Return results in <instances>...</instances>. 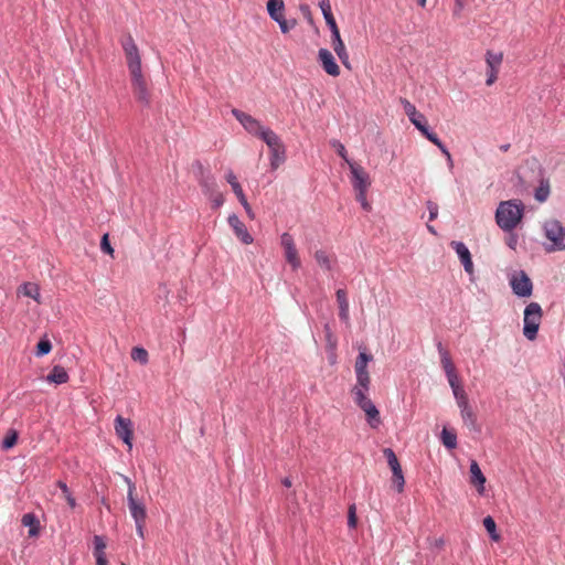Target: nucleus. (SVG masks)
<instances>
[{
    "label": "nucleus",
    "mask_w": 565,
    "mask_h": 565,
    "mask_svg": "<svg viewBox=\"0 0 565 565\" xmlns=\"http://www.w3.org/2000/svg\"><path fill=\"white\" fill-rule=\"evenodd\" d=\"M524 205L519 200H508L499 203L495 211L498 226L505 231H513L522 221Z\"/></svg>",
    "instance_id": "f257e3e1"
},
{
    "label": "nucleus",
    "mask_w": 565,
    "mask_h": 565,
    "mask_svg": "<svg viewBox=\"0 0 565 565\" xmlns=\"http://www.w3.org/2000/svg\"><path fill=\"white\" fill-rule=\"evenodd\" d=\"M369 390L370 384H365V386H363L356 383L351 392L355 404L365 413L367 423L371 427L376 428L381 423L380 412L367 397Z\"/></svg>",
    "instance_id": "f03ea898"
},
{
    "label": "nucleus",
    "mask_w": 565,
    "mask_h": 565,
    "mask_svg": "<svg viewBox=\"0 0 565 565\" xmlns=\"http://www.w3.org/2000/svg\"><path fill=\"white\" fill-rule=\"evenodd\" d=\"M542 317V308L537 302H530L525 307L523 334L527 340L533 341L536 339Z\"/></svg>",
    "instance_id": "7ed1b4c3"
},
{
    "label": "nucleus",
    "mask_w": 565,
    "mask_h": 565,
    "mask_svg": "<svg viewBox=\"0 0 565 565\" xmlns=\"http://www.w3.org/2000/svg\"><path fill=\"white\" fill-rule=\"evenodd\" d=\"M323 18L326 20L327 25L330 28V31H331V39H332L331 45H332L333 51L340 58L341 63L347 68H351L349 53L347 51L344 42L341 39L340 30L338 28V24L335 22L333 14H332V11L326 12L323 14Z\"/></svg>",
    "instance_id": "20e7f679"
},
{
    "label": "nucleus",
    "mask_w": 565,
    "mask_h": 565,
    "mask_svg": "<svg viewBox=\"0 0 565 565\" xmlns=\"http://www.w3.org/2000/svg\"><path fill=\"white\" fill-rule=\"evenodd\" d=\"M120 44L125 53L129 74L142 72L140 52L132 35L130 33L124 34L120 38Z\"/></svg>",
    "instance_id": "39448f33"
},
{
    "label": "nucleus",
    "mask_w": 565,
    "mask_h": 565,
    "mask_svg": "<svg viewBox=\"0 0 565 565\" xmlns=\"http://www.w3.org/2000/svg\"><path fill=\"white\" fill-rule=\"evenodd\" d=\"M267 11L269 17L279 24L282 33H288L297 24L296 19H285V3L284 0H268Z\"/></svg>",
    "instance_id": "423d86ee"
},
{
    "label": "nucleus",
    "mask_w": 565,
    "mask_h": 565,
    "mask_svg": "<svg viewBox=\"0 0 565 565\" xmlns=\"http://www.w3.org/2000/svg\"><path fill=\"white\" fill-rule=\"evenodd\" d=\"M125 481L128 484L127 501H128L129 512H130L132 519L135 520V522H146V519H147L146 507L137 498L135 483L128 477H125Z\"/></svg>",
    "instance_id": "0eeeda50"
},
{
    "label": "nucleus",
    "mask_w": 565,
    "mask_h": 565,
    "mask_svg": "<svg viewBox=\"0 0 565 565\" xmlns=\"http://www.w3.org/2000/svg\"><path fill=\"white\" fill-rule=\"evenodd\" d=\"M545 236L552 242V250L565 249V227L557 220H550L544 224Z\"/></svg>",
    "instance_id": "6e6552de"
},
{
    "label": "nucleus",
    "mask_w": 565,
    "mask_h": 565,
    "mask_svg": "<svg viewBox=\"0 0 565 565\" xmlns=\"http://www.w3.org/2000/svg\"><path fill=\"white\" fill-rule=\"evenodd\" d=\"M401 104L403 105L404 111L409 118L411 122L429 140V136H436L435 132L429 131L427 120L423 114H420L415 105L409 100L402 98Z\"/></svg>",
    "instance_id": "1a4fd4ad"
},
{
    "label": "nucleus",
    "mask_w": 565,
    "mask_h": 565,
    "mask_svg": "<svg viewBox=\"0 0 565 565\" xmlns=\"http://www.w3.org/2000/svg\"><path fill=\"white\" fill-rule=\"evenodd\" d=\"M132 92L136 99L145 106L150 105V92L142 72L130 74Z\"/></svg>",
    "instance_id": "9d476101"
},
{
    "label": "nucleus",
    "mask_w": 565,
    "mask_h": 565,
    "mask_svg": "<svg viewBox=\"0 0 565 565\" xmlns=\"http://www.w3.org/2000/svg\"><path fill=\"white\" fill-rule=\"evenodd\" d=\"M373 360V355L367 353L365 350L361 351L355 360L354 371L356 375V383L365 386L371 384L370 373L367 371V364Z\"/></svg>",
    "instance_id": "9b49d317"
},
{
    "label": "nucleus",
    "mask_w": 565,
    "mask_h": 565,
    "mask_svg": "<svg viewBox=\"0 0 565 565\" xmlns=\"http://www.w3.org/2000/svg\"><path fill=\"white\" fill-rule=\"evenodd\" d=\"M510 285L513 292L519 297H530L532 295V281L523 270L515 273L511 277Z\"/></svg>",
    "instance_id": "f8f14e48"
},
{
    "label": "nucleus",
    "mask_w": 565,
    "mask_h": 565,
    "mask_svg": "<svg viewBox=\"0 0 565 565\" xmlns=\"http://www.w3.org/2000/svg\"><path fill=\"white\" fill-rule=\"evenodd\" d=\"M280 243L284 248L287 263L294 270H297L301 266V262L292 236L289 233H284L280 237Z\"/></svg>",
    "instance_id": "ddd939ff"
},
{
    "label": "nucleus",
    "mask_w": 565,
    "mask_h": 565,
    "mask_svg": "<svg viewBox=\"0 0 565 565\" xmlns=\"http://www.w3.org/2000/svg\"><path fill=\"white\" fill-rule=\"evenodd\" d=\"M233 116L249 134L259 137L266 129L259 120L238 109L232 110Z\"/></svg>",
    "instance_id": "4468645a"
},
{
    "label": "nucleus",
    "mask_w": 565,
    "mask_h": 565,
    "mask_svg": "<svg viewBox=\"0 0 565 565\" xmlns=\"http://www.w3.org/2000/svg\"><path fill=\"white\" fill-rule=\"evenodd\" d=\"M115 431L116 435L128 446V449L131 450L134 438L131 420L118 415L115 418Z\"/></svg>",
    "instance_id": "2eb2a0df"
},
{
    "label": "nucleus",
    "mask_w": 565,
    "mask_h": 565,
    "mask_svg": "<svg viewBox=\"0 0 565 565\" xmlns=\"http://www.w3.org/2000/svg\"><path fill=\"white\" fill-rule=\"evenodd\" d=\"M349 168L351 170V182L355 191L367 190L371 185L370 175L364 170L363 167L356 164L355 162H349Z\"/></svg>",
    "instance_id": "dca6fc26"
},
{
    "label": "nucleus",
    "mask_w": 565,
    "mask_h": 565,
    "mask_svg": "<svg viewBox=\"0 0 565 565\" xmlns=\"http://www.w3.org/2000/svg\"><path fill=\"white\" fill-rule=\"evenodd\" d=\"M318 61L328 75L332 77H338L340 75V67L337 64L333 54L328 49H320L318 51Z\"/></svg>",
    "instance_id": "f3484780"
},
{
    "label": "nucleus",
    "mask_w": 565,
    "mask_h": 565,
    "mask_svg": "<svg viewBox=\"0 0 565 565\" xmlns=\"http://www.w3.org/2000/svg\"><path fill=\"white\" fill-rule=\"evenodd\" d=\"M450 246L456 250L463 268L470 276L473 275V263L468 247L462 242L452 241Z\"/></svg>",
    "instance_id": "a211bd4d"
},
{
    "label": "nucleus",
    "mask_w": 565,
    "mask_h": 565,
    "mask_svg": "<svg viewBox=\"0 0 565 565\" xmlns=\"http://www.w3.org/2000/svg\"><path fill=\"white\" fill-rule=\"evenodd\" d=\"M228 224L233 228L237 238H239L244 244L248 245L253 243V237L248 233L245 224L235 214L228 216Z\"/></svg>",
    "instance_id": "6ab92c4d"
},
{
    "label": "nucleus",
    "mask_w": 565,
    "mask_h": 565,
    "mask_svg": "<svg viewBox=\"0 0 565 565\" xmlns=\"http://www.w3.org/2000/svg\"><path fill=\"white\" fill-rule=\"evenodd\" d=\"M19 295L34 299L38 303H41L40 287L34 282H24L18 289Z\"/></svg>",
    "instance_id": "aec40b11"
},
{
    "label": "nucleus",
    "mask_w": 565,
    "mask_h": 565,
    "mask_svg": "<svg viewBox=\"0 0 565 565\" xmlns=\"http://www.w3.org/2000/svg\"><path fill=\"white\" fill-rule=\"evenodd\" d=\"M21 523L29 527V536L34 537L40 533V522L34 513H26L22 516Z\"/></svg>",
    "instance_id": "412c9836"
},
{
    "label": "nucleus",
    "mask_w": 565,
    "mask_h": 565,
    "mask_svg": "<svg viewBox=\"0 0 565 565\" xmlns=\"http://www.w3.org/2000/svg\"><path fill=\"white\" fill-rule=\"evenodd\" d=\"M470 473H471V483L479 486L478 491H479V493H482L484 490L486 477L483 476L477 461L471 462Z\"/></svg>",
    "instance_id": "4be33fe9"
},
{
    "label": "nucleus",
    "mask_w": 565,
    "mask_h": 565,
    "mask_svg": "<svg viewBox=\"0 0 565 565\" xmlns=\"http://www.w3.org/2000/svg\"><path fill=\"white\" fill-rule=\"evenodd\" d=\"M47 381L55 384H64L68 381V374L63 366L55 365L47 375Z\"/></svg>",
    "instance_id": "5701e85b"
},
{
    "label": "nucleus",
    "mask_w": 565,
    "mask_h": 565,
    "mask_svg": "<svg viewBox=\"0 0 565 565\" xmlns=\"http://www.w3.org/2000/svg\"><path fill=\"white\" fill-rule=\"evenodd\" d=\"M551 193V184L547 179H541L539 186L535 189L534 198L537 202H545Z\"/></svg>",
    "instance_id": "b1692460"
},
{
    "label": "nucleus",
    "mask_w": 565,
    "mask_h": 565,
    "mask_svg": "<svg viewBox=\"0 0 565 565\" xmlns=\"http://www.w3.org/2000/svg\"><path fill=\"white\" fill-rule=\"evenodd\" d=\"M438 351L440 354V363L446 374L456 372V367L452 363L451 356L447 350H445L441 343H438Z\"/></svg>",
    "instance_id": "393cba45"
},
{
    "label": "nucleus",
    "mask_w": 565,
    "mask_h": 565,
    "mask_svg": "<svg viewBox=\"0 0 565 565\" xmlns=\"http://www.w3.org/2000/svg\"><path fill=\"white\" fill-rule=\"evenodd\" d=\"M270 153H271L270 167L273 170H276L286 160V154H285L286 151H285L284 145H281L277 148L270 149Z\"/></svg>",
    "instance_id": "a878e982"
},
{
    "label": "nucleus",
    "mask_w": 565,
    "mask_h": 565,
    "mask_svg": "<svg viewBox=\"0 0 565 565\" xmlns=\"http://www.w3.org/2000/svg\"><path fill=\"white\" fill-rule=\"evenodd\" d=\"M259 138L266 142L269 149H274L282 145L280 138L269 128H266Z\"/></svg>",
    "instance_id": "bb28decb"
},
{
    "label": "nucleus",
    "mask_w": 565,
    "mask_h": 565,
    "mask_svg": "<svg viewBox=\"0 0 565 565\" xmlns=\"http://www.w3.org/2000/svg\"><path fill=\"white\" fill-rule=\"evenodd\" d=\"M502 61H503V53L502 52L495 53V52H492V51H487V53H486V63H487L488 68L500 70Z\"/></svg>",
    "instance_id": "cd10ccee"
},
{
    "label": "nucleus",
    "mask_w": 565,
    "mask_h": 565,
    "mask_svg": "<svg viewBox=\"0 0 565 565\" xmlns=\"http://www.w3.org/2000/svg\"><path fill=\"white\" fill-rule=\"evenodd\" d=\"M463 423L471 429L478 430L477 415L472 407H468L460 411Z\"/></svg>",
    "instance_id": "c85d7f7f"
},
{
    "label": "nucleus",
    "mask_w": 565,
    "mask_h": 565,
    "mask_svg": "<svg viewBox=\"0 0 565 565\" xmlns=\"http://www.w3.org/2000/svg\"><path fill=\"white\" fill-rule=\"evenodd\" d=\"M200 185L203 190V193L207 196L210 194H213L217 190L216 182H215L214 178L211 175L203 177L200 180Z\"/></svg>",
    "instance_id": "c756f323"
},
{
    "label": "nucleus",
    "mask_w": 565,
    "mask_h": 565,
    "mask_svg": "<svg viewBox=\"0 0 565 565\" xmlns=\"http://www.w3.org/2000/svg\"><path fill=\"white\" fill-rule=\"evenodd\" d=\"M443 445L448 449H455L457 447V436L454 431L444 428L441 431Z\"/></svg>",
    "instance_id": "7c9ffc66"
},
{
    "label": "nucleus",
    "mask_w": 565,
    "mask_h": 565,
    "mask_svg": "<svg viewBox=\"0 0 565 565\" xmlns=\"http://www.w3.org/2000/svg\"><path fill=\"white\" fill-rule=\"evenodd\" d=\"M429 141L433 142L435 146H437L439 148V150L441 151V153L446 157V160H447V163H448V167L450 169H452L454 167V161H452V158H451V154L450 152L448 151V149L446 148V146L441 142V140L438 138V136H429Z\"/></svg>",
    "instance_id": "2f4dec72"
},
{
    "label": "nucleus",
    "mask_w": 565,
    "mask_h": 565,
    "mask_svg": "<svg viewBox=\"0 0 565 565\" xmlns=\"http://www.w3.org/2000/svg\"><path fill=\"white\" fill-rule=\"evenodd\" d=\"M56 484L61 489L62 495L65 499V501L67 502V504L70 505V508L74 509L76 507V500L73 497L72 492L70 491L66 483L60 480V481H57Z\"/></svg>",
    "instance_id": "473e14b6"
},
{
    "label": "nucleus",
    "mask_w": 565,
    "mask_h": 565,
    "mask_svg": "<svg viewBox=\"0 0 565 565\" xmlns=\"http://www.w3.org/2000/svg\"><path fill=\"white\" fill-rule=\"evenodd\" d=\"M483 525L493 541L500 540V535L497 533V525L492 516H486L483 519Z\"/></svg>",
    "instance_id": "72a5a7b5"
},
{
    "label": "nucleus",
    "mask_w": 565,
    "mask_h": 565,
    "mask_svg": "<svg viewBox=\"0 0 565 565\" xmlns=\"http://www.w3.org/2000/svg\"><path fill=\"white\" fill-rule=\"evenodd\" d=\"M324 332H326V350L327 351L337 350L338 340L328 324L324 327Z\"/></svg>",
    "instance_id": "f704fd0d"
},
{
    "label": "nucleus",
    "mask_w": 565,
    "mask_h": 565,
    "mask_svg": "<svg viewBox=\"0 0 565 565\" xmlns=\"http://www.w3.org/2000/svg\"><path fill=\"white\" fill-rule=\"evenodd\" d=\"M131 359L134 361L140 362L141 364H147L149 355L147 350H145L143 348L136 347L131 350Z\"/></svg>",
    "instance_id": "c9c22d12"
},
{
    "label": "nucleus",
    "mask_w": 565,
    "mask_h": 565,
    "mask_svg": "<svg viewBox=\"0 0 565 565\" xmlns=\"http://www.w3.org/2000/svg\"><path fill=\"white\" fill-rule=\"evenodd\" d=\"M315 258L319 266H321L322 268H326L328 270L331 269L330 258L324 250H317L315 254Z\"/></svg>",
    "instance_id": "e433bc0d"
},
{
    "label": "nucleus",
    "mask_w": 565,
    "mask_h": 565,
    "mask_svg": "<svg viewBox=\"0 0 565 565\" xmlns=\"http://www.w3.org/2000/svg\"><path fill=\"white\" fill-rule=\"evenodd\" d=\"M18 440V433L14 429H10L2 441L3 449L12 448Z\"/></svg>",
    "instance_id": "4c0bfd02"
},
{
    "label": "nucleus",
    "mask_w": 565,
    "mask_h": 565,
    "mask_svg": "<svg viewBox=\"0 0 565 565\" xmlns=\"http://www.w3.org/2000/svg\"><path fill=\"white\" fill-rule=\"evenodd\" d=\"M52 350V344L49 339H41L36 345V355L43 356L50 353Z\"/></svg>",
    "instance_id": "58836bf2"
},
{
    "label": "nucleus",
    "mask_w": 565,
    "mask_h": 565,
    "mask_svg": "<svg viewBox=\"0 0 565 565\" xmlns=\"http://www.w3.org/2000/svg\"><path fill=\"white\" fill-rule=\"evenodd\" d=\"M383 454H384V457L386 458L387 463H388L391 469H393V467H398L399 466V461H398L395 452L393 451V449L384 448L383 449Z\"/></svg>",
    "instance_id": "ea45409f"
},
{
    "label": "nucleus",
    "mask_w": 565,
    "mask_h": 565,
    "mask_svg": "<svg viewBox=\"0 0 565 565\" xmlns=\"http://www.w3.org/2000/svg\"><path fill=\"white\" fill-rule=\"evenodd\" d=\"M225 179L226 181L231 184V188L233 190V192L236 194L237 192H241L242 186L241 184L238 183L237 181V178L236 175L234 174V172L232 170H230L226 175H225Z\"/></svg>",
    "instance_id": "a19ab883"
},
{
    "label": "nucleus",
    "mask_w": 565,
    "mask_h": 565,
    "mask_svg": "<svg viewBox=\"0 0 565 565\" xmlns=\"http://www.w3.org/2000/svg\"><path fill=\"white\" fill-rule=\"evenodd\" d=\"M358 524L356 507L351 504L348 510V525L354 529Z\"/></svg>",
    "instance_id": "79ce46f5"
},
{
    "label": "nucleus",
    "mask_w": 565,
    "mask_h": 565,
    "mask_svg": "<svg viewBox=\"0 0 565 565\" xmlns=\"http://www.w3.org/2000/svg\"><path fill=\"white\" fill-rule=\"evenodd\" d=\"M209 199L211 200L212 206L214 209L220 207L224 203L223 194L218 190H216L213 194H210Z\"/></svg>",
    "instance_id": "37998d69"
},
{
    "label": "nucleus",
    "mask_w": 565,
    "mask_h": 565,
    "mask_svg": "<svg viewBox=\"0 0 565 565\" xmlns=\"http://www.w3.org/2000/svg\"><path fill=\"white\" fill-rule=\"evenodd\" d=\"M355 192H356V200L361 203L362 207L365 211H369L371 209V205L366 199L367 190H361V191H355Z\"/></svg>",
    "instance_id": "c03bdc74"
},
{
    "label": "nucleus",
    "mask_w": 565,
    "mask_h": 565,
    "mask_svg": "<svg viewBox=\"0 0 565 565\" xmlns=\"http://www.w3.org/2000/svg\"><path fill=\"white\" fill-rule=\"evenodd\" d=\"M332 146L337 149L338 154L345 160V162L349 164L351 162L347 157V149L339 141L333 140Z\"/></svg>",
    "instance_id": "a18cd8bd"
},
{
    "label": "nucleus",
    "mask_w": 565,
    "mask_h": 565,
    "mask_svg": "<svg viewBox=\"0 0 565 565\" xmlns=\"http://www.w3.org/2000/svg\"><path fill=\"white\" fill-rule=\"evenodd\" d=\"M100 248L104 253L106 254H109L110 256L114 255V248L111 247L110 243H109V239H108V234H105L103 237H102V242H100Z\"/></svg>",
    "instance_id": "49530a36"
},
{
    "label": "nucleus",
    "mask_w": 565,
    "mask_h": 565,
    "mask_svg": "<svg viewBox=\"0 0 565 565\" xmlns=\"http://www.w3.org/2000/svg\"><path fill=\"white\" fill-rule=\"evenodd\" d=\"M335 296H337V301H338L339 308L340 307H349V301H348V296H347L345 290L338 289Z\"/></svg>",
    "instance_id": "de8ad7c7"
},
{
    "label": "nucleus",
    "mask_w": 565,
    "mask_h": 565,
    "mask_svg": "<svg viewBox=\"0 0 565 565\" xmlns=\"http://www.w3.org/2000/svg\"><path fill=\"white\" fill-rule=\"evenodd\" d=\"M394 486L396 487L398 492L404 490L405 479L403 472L399 475H395L392 478Z\"/></svg>",
    "instance_id": "09e8293b"
},
{
    "label": "nucleus",
    "mask_w": 565,
    "mask_h": 565,
    "mask_svg": "<svg viewBox=\"0 0 565 565\" xmlns=\"http://www.w3.org/2000/svg\"><path fill=\"white\" fill-rule=\"evenodd\" d=\"M94 546H95L94 553H100V552H104V550L106 548V543L102 536L95 535L94 536Z\"/></svg>",
    "instance_id": "8fccbe9b"
},
{
    "label": "nucleus",
    "mask_w": 565,
    "mask_h": 565,
    "mask_svg": "<svg viewBox=\"0 0 565 565\" xmlns=\"http://www.w3.org/2000/svg\"><path fill=\"white\" fill-rule=\"evenodd\" d=\"M427 209L429 211V221H434L438 216V205L433 201H427Z\"/></svg>",
    "instance_id": "3c124183"
},
{
    "label": "nucleus",
    "mask_w": 565,
    "mask_h": 565,
    "mask_svg": "<svg viewBox=\"0 0 565 565\" xmlns=\"http://www.w3.org/2000/svg\"><path fill=\"white\" fill-rule=\"evenodd\" d=\"M499 70L488 68L486 84L491 86L498 79Z\"/></svg>",
    "instance_id": "603ef678"
},
{
    "label": "nucleus",
    "mask_w": 565,
    "mask_h": 565,
    "mask_svg": "<svg viewBox=\"0 0 565 565\" xmlns=\"http://www.w3.org/2000/svg\"><path fill=\"white\" fill-rule=\"evenodd\" d=\"M446 376H447L448 383H449L451 388L460 385L457 371L452 372V373H449V374H446Z\"/></svg>",
    "instance_id": "864d4df0"
},
{
    "label": "nucleus",
    "mask_w": 565,
    "mask_h": 565,
    "mask_svg": "<svg viewBox=\"0 0 565 565\" xmlns=\"http://www.w3.org/2000/svg\"><path fill=\"white\" fill-rule=\"evenodd\" d=\"M235 195L237 196L238 201L244 206V209L249 210V203L247 202V199H246L243 190H241V192H237Z\"/></svg>",
    "instance_id": "5fc2aeb1"
},
{
    "label": "nucleus",
    "mask_w": 565,
    "mask_h": 565,
    "mask_svg": "<svg viewBox=\"0 0 565 565\" xmlns=\"http://www.w3.org/2000/svg\"><path fill=\"white\" fill-rule=\"evenodd\" d=\"M95 557H96V564L97 565H108V562H107V558H106V555L104 552H100V553H94Z\"/></svg>",
    "instance_id": "6e6d98bb"
},
{
    "label": "nucleus",
    "mask_w": 565,
    "mask_h": 565,
    "mask_svg": "<svg viewBox=\"0 0 565 565\" xmlns=\"http://www.w3.org/2000/svg\"><path fill=\"white\" fill-rule=\"evenodd\" d=\"M456 401H457V404H458V406H459L460 411H461V409H465V408H468V407H471V406L469 405V401H468V396H467V394H466L465 396H460V398H459V399H456Z\"/></svg>",
    "instance_id": "4d7b16f0"
},
{
    "label": "nucleus",
    "mask_w": 565,
    "mask_h": 565,
    "mask_svg": "<svg viewBox=\"0 0 565 565\" xmlns=\"http://www.w3.org/2000/svg\"><path fill=\"white\" fill-rule=\"evenodd\" d=\"M319 7L322 11V14H324L326 12L332 11L330 0H319Z\"/></svg>",
    "instance_id": "13d9d810"
},
{
    "label": "nucleus",
    "mask_w": 565,
    "mask_h": 565,
    "mask_svg": "<svg viewBox=\"0 0 565 565\" xmlns=\"http://www.w3.org/2000/svg\"><path fill=\"white\" fill-rule=\"evenodd\" d=\"M339 317L344 322L349 321V307H340L339 308Z\"/></svg>",
    "instance_id": "bf43d9fd"
},
{
    "label": "nucleus",
    "mask_w": 565,
    "mask_h": 565,
    "mask_svg": "<svg viewBox=\"0 0 565 565\" xmlns=\"http://www.w3.org/2000/svg\"><path fill=\"white\" fill-rule=\"evenodd\" d=\"M452 390V393H454V396L456 399H459L460 396H465L466 395V392L463 391V388L461 387V385L459 386H456Z\"/></svg>",
    "instance_id": "052dcab7"
},
{
    "label": "nucleus",
    "mask_w": 565,
    "mask_h": 565,
    "mask_svg": "<svg viewBox=\"0 0 565 565\" xmlns=\"http://www.w3.org/2000/svg\"><path fill=\"white\" fill-rule=\"evenodd\" d=\"M136 523V531H137V534L142 539L143 537V529H145V524L146 522H135Z\"/></svg>",
    "instance_id": "680f3d73"
},
{
    "label": "nucleus",
    "mask_w": 565,
    "mask_h": 565,
    "mask_svg": "<svg viewBox=\"0 0 565 565\" xmlns=\"http://www.w3.org/2000/svg\"><path fill=\"white\" fill-rule=\"evenodd\" d=\"M462 8H463L462 0H456V8L454 10V15L459 17L460 11L462 10Z\"/></svg>",
    "instance_id": "e2e57ef3"
},
{
    "label": "nucleus",
    "mask_w": 565,
    "mask_h": 565,
    "mask_svg": "<svg viewBox=\"0 0 565 565\" xmlns=\"http://www.w3.org/2000/svg\"><path fill=\"white\" fill-rule=\"evenodd\" d=\"M328 352V359H329V362L330 364H334L337 362V353H335V350H332V351H327Z\"/></svg>",
    "instance_id": "0e129e2a"
},
{
    "label": "nucleus",
    "mask_w": 565,
    "mask_h": 565,
    "mask_svg": "<svg viewBox=\"0 0 565 565\" xmlns=\"http://www.w3.org/2000/svg\"><path fill=\"white\" fill-rule=\"evenodd\" d=\"M391 470H392L393 476L399 475L403 472L401 465L398 467H393V469H391Z\"/></svg>",
    "instance_id": "69168bd1"
},
{
    "label": "nucleus",
    "mask_w": 565,
    "mask_h": 565,
    "mask_svg": "<svg viewBox=\"0 0 565 565\" xmlns=\"http://www.w3.org/2000/svg\"><path fill=\"white\" fill-rule=\"evenodd\" d=\"M281 482L287 488H290L292 486V482L289 478H285Z\"/></svg>",
    "instance_id": "338daca9"
},
{
    "label": "nucleus",
    "mask_w": 565,
    "mask_h": 565,
    "mask_svg": "<svg viewBox=\"0 0 565 565\" xmlns=\"http://www.w3.org/2000/svg\"><path fill=\"white\" fill-rule=\"evenodd\" d=\"M511 145L510 143H504V145H501L500 146V150L502 152H507L509 149H510Z\"/></svg>",
    "instance_id": "774afa93"
}]
</instances>
